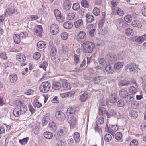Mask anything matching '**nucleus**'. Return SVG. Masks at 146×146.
Here are the masks:
<instances>
[{"label": "nucleus", "instance_id": "nucleus-1", "mask_svg": "<svg viewBox=\"0 0 146 146\" xmlns=\"http://www.w3.org/2000/svg\"><path fill=\"white\" fill-rule=\"evenodd\" d=\"M16 103L18 104L16 107L14 109L13 113L14 115L16 117H18L21 114H23L25 113L27 111V107L25 105L22 103L21 102L19 101H17Z\"/></svg>", "mask_w": 146, "mask_h": 146}, {"label": "nucleus", "instance_id": "nucleus-2", "mask_svg": "<svg viewBox=\"0 0 146 146\" xmlns=\"http://www.w3.org/2000/svg\"><path fill=\"white\" fill-rule=\"evenodd\" d=\"M74 110L72 108H68L66 113L68 119L67 121L71 128L74 127L76 124V120L74 117Z\"/></svg>", "mask_w": 146, "mask_h": 146}, {"label": "nucleus", "instance_id": "nucleus-3", "mask_svg": "<svg viewBox=\"0 0 146 146\" xmlns=\"http://www.w3.org/2000/svg\"><path fill=\"white\" fill-rule=\"evenodd\" d=\"M84 52L86 53H91L92 52L95 47L94 44L89 41L84 42L82 45Z\"/></svg>", "mask_w": 146, "mask_h": 146}, {"label": "nucleus", "instance_id": "nucleus-4", "mask_svg": "<svg viewBox=\"0 0 146 146\" xmlns=\"http://www.w3.org/2000/svg\"><path fill=\"white\" fill-rule=\"evenodd\" d=\"M51 87V84L48 81L43 82L39 87V90L43 93L47 92L49 91Z\"/></svg>", "mask_w": 146, "mask_h": 146}, {"label": "nucleus", "instance_id": "nucleus-5", "mask_svg": "<svg viewBox=\"0 0 146 146\" xmlns=\"http://www.w3.org/2000/svg\"><path fill=\"white\" fill-rule=\"evenodd\" d=\"M138 68V65L134 63L128 64L125 66V70L129 69L130 72H135L137 70Z\"/></svg>", "mask_w": 146, "mask_h": 146}, {"label": "nucleus", "instance_id": "nucleus-6", "mask_svg": "<svg viewBox=\"0 0 146 146\" xmlns=\"http://www.w3.org/2000/svg\"><path fill=\"white\" fill-rule=\"evenodd\" d=\"M112 11L111 14L112 15H115L117 14L119 16H122L124 14L123 11L118 7H112Z\"/></svg>", "mask_w": 146, "mask_h": 146}, {"label": "nucleus", "instance_id": "nucleus-7", "mask_svg": "<svg viewBox=\"0 0 146 146\" xmlns=\"http://www.w3.org/2000/svg\"><path fill=\"white\" fill-rule=\"evenodd\" d=\"M86 33L83 31H81L76 36L77 40L80 43L84 42L86 40Z\"/></svg>", "mask_w": 146, "mask_h": 146}, {"label": "nucleus", "instance_id": "nucleus-8", "mask_svg": "<svg viewBox=\"0 0 146 146\" xmlns=\"http://www.w3.org/2000/svg\"><path fill=\"white\" fill-rule=\"evenodd\" d=\"M54 13L57 20L59 22H62L64 21V17L61 15L60 11L56 9L54 11Z\"/></svg>", "mask_w": 146, "mask_h": 146}, {"label": "nucleus", "instance_id": "nucleus-9", "mask_svg": "<svg viewBox=\"0 0 146 146\" xmlns=\"http://www.w3.org/2000/svg\"><path fill=\"white\" fill-rule=\"evenodd\" d=\"M105 59L109 63H112L116 60V58L114 55L109 54L106 56Z\"/></svg>", "mask_w": 146, "mask_h": 146}, {"label": "nucleus", "instance_id": "nucleus-10", "mask_svg": "<svg viewBox=\"0 0 146 146\" xmlns=\"http://www.w3.org/2000/svg\"><path fill=\"white\" fill-rule=\"evenodd\" d=\"M58 28L59 27L57 25L55 24H52L50 27L51 33L53 35L57 34L59 31Z\"/></svg>", "mask_w": 146, "mask_h": 146}, {"label": "nucleus", "instance_id": "nucleus-11", "mask_svg": "<svg viewBox=\"0 0 146 146\" xmlns=\"http://www.w3.org/2000/svg\"><path fill=\"white\" fill-rule=\"evenodd\" d=\"M42 31V27L40 25H37L36 27L34 29L35 35L38 36H41Z\"/></svg>", "mask_w": 146, "mask_h": 146}, {"label": "nucleus", "instance_id": "nucleus-12", "mask_svg": "<svg viewBox=\"0 0 146 146\" xmlns=\"http://www.w3.org/2000/svg\"><path fill=\"white\" fill-rule=\"evenodd\" d=\"M18 13L17 9L14 8H8L6 9L5 15H12L14 14H17Z\"/></svg>", "mask_w": 146, "mask_h": 146}, {"label": "nucleus", "instance_id": "nucleus-13", "mask_svg": "<svg viewBox=\"0 0 146 146\" xmlns=\"http://www.w3.org/2000/svg\"><path fill=\"white\" fill-rule=\"evenodd\" d=\"M50 114L49 113H48L45 115L42 120V126H45L47 124L50 120Z\"/></svg>", "mask_w": 146, "mask_h": 146}, {"label": "nucleus", "instance_id": "nucleus-14", "mask_svg": "<svg viewBox=\"0 0 146 146\" xmlns=\"http://www.w3.org/2000/svg\"><path fill=\"white\" fill-rule=\"evenodd\" d=\"M16 59L19 62H22L25 60L26 57L23 54L19 53L17 54Z\"/></svg>", "mask_w": 146, "mask_h": 146}, {"label": "nucleus", "instance_id": "nucleus-15", "mask_svg": "<svg viewBox=\"0 0 146 146\" xmlns=\"http://www.w3.org/2000/svg\"><path fill=\"white\" fill-rule=\"evenodd\" d=\"M64 113L61 111H57L55 113V116L60 121H64Z\"/></svg>", "mask_w": 146, "mask_h": 146}, {"label": "nucleus", "instance_id": "nucleus-16", "mask_svg": "<svg viewBox=\"0 0 146 146\" xmlns=\"http://www.w3.org/2000/svg\"><path fill=\"white\" fill-rule=\"evenodd\" d=\"M118 128L117 125H110L108 132L111 134L113 133L114 132L117 131Z\"/></svg>", "mask_w": 146, "mask_h": 146}, {"label": "nucleus", "instance_id": "nucleus-17", "mask_svg": "<svg viewBox=\"0 0 146 146\" xmlns=\"http://www.w3.org/2000/svg\"><path fill=\"white\" fill-rule=\"evenodd\" d=\"M48 127L50 131H55L56 130L57 127L55 123L53 121H50Z\"/></svg>", "mask_w": 146, "mask_h": 146}, {"label": "nucleus", "instance_id": "nucleus-18", "mask_svg": "<svg viewBox=\"0 0 146 146\" xmlns=\"http://www.w3.org/2000/svg\"><path fill=\"white\" fill-rule=\"evenodd\" d=\"M128 93L127 90L125 89H122L119 91L120 96L123 98H126Z\"/></svg>", "mask_w": 146, "mask_h": 146}, {"label": "nucleus", "instance_id": "nucleus-19", "mask_svg": "<svg viewBox=\"0 0 146 146\" xmlns=\"http://www.w3.org/2000/svg\"><path fill=\"white\" fill-rule=\"evenodd\" d=\"M10 81L11 83H15L17 79V75L15 74H11L9 77Z\"/></svg>", "mask_w": 146, "mask_h": 146}, {"label": "nucleus", "instance_id": "nucleus-20", "mask_svg": "<svg viewBox=\"0 0 146 146\" xmlns=\"http://www.w3.org/2000/svg\"><path fill=\"white\" fill-rule=\"evenodd\" d=\"M117 96L115 93H112L111 94L110 101V102L113 103H115L117 101Z\"/></svg>", "mask_w": 146, "mask_h": 146}, {"label": "nucleus", "instance_id": "nucleus-21", "mask_svg": "<svg viewBox=\"0 0 146 146\" xmlns=\"http://www.w3.org/2000/svg\"><path fill=\"white\" fill-rule=\"evenodd\" d=\"M129 116L132 119H135L138 116V113L136 111H132L129 112Z\"/></svg>", "mask_w": 146, "mask_h": 146}, {"label": "nucleus", "instance_id": "nucleus-22", "mask_svg": "<svg viewBox=\"0 0 146 146\" xmlns=\"http://www.w3.org/2000/svg\"><path fill=\"white\" fill-rule=\"evenodd\" d=\"M105 70L107 72L110 74L113 73L114 71L113 68L110 64L106 66Z\"/></svg>", "mask_w": 146, "mask_h": 146}, {"label": "nucleus", "instance_id": "nucleus-23", "mask_svg": "<svg viewBox=\"0 0 146 146\" xmlns=\"http://www.w3.org/2000/svg\"><path fill=\"white\" fill-rule=\"evenodd\" d=\"M124 65L123 62H119L115 64L114 68L115 70H119Z\"/></svg>", "mask_w": 146, "mask_h": 146}, {"label": "nucleus", "instance_id": "nucleus-24", "mask_svg": "<svg viewBox=\"0 0 146 146\" xmlns=\"http://www.w3.org/2000/svg\"><path fill=\"white\" fill-rule=\"evenodd\" d=\"M71 5L70 1L68 0H66L64 1V9L66 11L70 9Z\"/></svg>", "mask_w": 146, "mask_h": 146}, {"label": "nucleus", "instance_id": "nucleus-25", "mask_svg": "<svg viewBox=\"0 0 146 146\" xmlns=\"http://www.w3.org/2000/svg\"><path fill=\"white\" fill-rule=\"evenodd\" d=\"M99 62L100 66L101 68H104L105 66L107 65L106 61L104 58H102L100 59Z\"/></svg>", "mask_w": 146, "mask_h": 146}, {"label": "nucleus", "instance_id": "nucleus-26", "mask_svg": "<svg viewBox=\"0 0 146 146\" xmlns=\"http://www.w3.org/2000/svg\"><path fill=\"white\" fill-rule=\"evenodd\" d=\"M13 37L14 42L15 43L18 44L20 42L21 37L18 34H15L13 35Z\"/></svg>", "mask_w": 146, "mask_h": 146}, {"label": "nucleus", "instance_id": "nucleus-27", "mask_svg": "<svg viewBox=\"0 0 146 146\" xmlns=\"http://www.w3.org/2000/svg\"><path fill=\"white\" fill-rule=\"evenodd\" d=\"M44 136L45 138L50 139L53 137V134L51 132L46 131L44 133Z\"/></svg>", "mask_w": 146, "mask_h": 146}, {"label": "nucleus", "instance_id": "nucleus-28", "mask_svg": "<svg viewBox=\"0 0 146 146\" xmlns=\"http://www.w3.org/2000/svg\"><path fill=\"white\" fill-rule=\"evenodd\" d=\"M61 87V84L57 82H53V83L52 88L55 90H58Z\"/></svg>", "mask_w": 146, "mask_h": 146}, {"label": "nucleus", "instance_id": "nucleus-29", "mask_svg": "<svg viewBox=\"0 0 146 146\" xmlns=\"http://www.w3.org/2000/svg\"><path fill=\"white\" fill-rule=\"evenodd\" d=\"M83 24V21L82 19H79L75 21L74 25L76 28H78L82 25Z\"/></svg>", "mask_w": 146, "mask_h": 146}, {"label": "nucleus", "instance_id": "nucleus-30", "mask_svg": "<svg viewBox=\"0 0 146 146\" xmlns=\"http://www.w3.org/2000/svg\"><path fill=\"white\" fill-rule=\"evenodd\" d=\"M75 14L72 12L66 14V18L68 20H72L75 18Z\"/></svg>", "mask_w": 146, "mask_h": 146}, {"label": "nucleus", "instance_id": "nucleus-31", "mask_svg": "<svg viewBox=\"0 0 146 146\" xmlns=\"http://www.w3.org/2000/svg\"><path fill=\"white\" fill-rule=\"evenodd\" d=\"M86 20L87 22L91 23L94 20L93 16L92 15L87 14L86 15Z\"/></svg>", "mask_w": 146, "mask_h": 146}, {"label": "nucleus", "instance_id": "nucleus-32", "mask_svg": "<svg viewBox=\"0 0 146 146\" xmlns=\"http://www.w3.org/2000/svg\"><path fill=\"white\" fill-rule=\"evenodd\" d=\"M88 96V94L85 93L81 95L80 97V101L82 102H84L86 100Z\"/></svg>", "mask_w": 146, "mask_h": 146}, {"label": "nucleus", "instance_id": "nucleus-33", "mask_svg": "<svg viewBox=\"0 0 146 146\" xmlns=\"http://www.w3.org/2000/svg\"><path fill=\"white\" fill-rule=\"evenodd\" d=\"M125 33L128 36H132L134 34L133 31L130 28L127 29L125 31Z\"/></svg>", "mask_w": 146, "mask_h": 146}, {"label": "nucleus", "instance_id": "nucleus-34", "mask_svg": "<svg viewBox=\"0 0 146 146\" xmlns=\"http://www.w3.org/2000/svg\"><path fill=\"white\" fill-rule=\"evenodd\" d=\"M130 84V81L127 80H123L122 81L119 83V85L120 86L122 87L124 86H128Z\"/></svg>", "mask_w": 146, "mask_h": 146}, {"label": "nucleus", "instance_id": "nucleus-35", "mask_svg": "<svg viewBox=\"0 0 146 146\" xmlns=\"http://www.w3.org/2000/svg\"><path fill=\"white\" fill-rule=\"evenodd\" d=\"M125 52H120L118 55V58L119 60H121L125 58Z\"/></svg>", "mask_w": 146, "mask_h": 146}, {"label": "nucleus", "instance_id": "nucleus-36", "mask_svg": "<svg viewBox=\"0 0 146 146\" xmlns=\"http://www.w3.org/2000/svg\"><path fill=\"white\" fill-rule=\"evenodd\" d=\"M73 26L72 24L70 22L64 23V28L69 29L71 28Z\"/></svg>", "mask_w": 146, "mask_h": 146}, {"label": "nucleus", "instance_id": "nucleus-37", "mask_svg": "<svg viewBox=\"0 0 146 146\" xmlns=\"http://www.w3.org/2000/svg\"><path fill=\"white\" fill-rule=\"evenodd\" d=\"M74 138L76 142L78 143L80 141V135L79 133L77 132L74 133Z\"/></svg>", "mask_w": 146, "mask_h": 146}, {"label": "nucleus", "instance_id": "nucleus-38", "mask_svg": "<svg viewBox=\"0 0 146 146\" xmlns=\"http://www.w3.org/2000/svg\"><path fill=\"white\" fill-rule=\"evenodd\" d=\"M106 111L104 107H100L99 109V114L100 115H102L103 114H105Z\"/></svg>", "mask_w": 146, "mask_h": 146}, {"label": "nucleus", "instance_id": "nucleus-39", "mask_svg": "<svg viewBox=\"0 0 146 146\" xmlns=\"http://www.w3.org/2000/svg\"><path fill=\"white\" fill-rule=\"evenodd\" d=\"M125 105V102L123 100H120L117 102V106L118 107H123Z\"/></svg>", "mask_w": 146, "mask_h": 146}, {"label": "nucleus", "instance_id": "nucleus-40", "mask_svg": "<svg viewBox=\"0 0 146 146\" xmlns=\"http://www.w3.org/2000/svg\"><path fill=\"white\" fill-rule=\"evenodd\" d=\"M46 44L43 41H40L37 44V47L39 48H43L45 45Z\"/></svg>", "mask_w": 146, "mask_h": 146}, {"label": "nucleus", "instance_id": "nucleus-41", "mask_svg": "<svg viewBox=\"0 0 146 146\" xmlns=\"http://www.w3.org/2000/svg\"><path fill=\"white\" fill-rule=\"evenodd\" d=\"M112 137L111 135L109 134H106L104 136V139L105 141L108 142H110L111 139Z\"/></svg>", "mask_w": 146, "mask_h": 146}, {"label": "nucleus", "instance_id": "nucleus-42", "mask_svg": "<svg viewBox=\"0 0 146 146\" xmlns=\"http://www.w3.org/2000/svg\"><path fill=\"white\" fill-rule=\"evenodd\" d=\"M81 4L82 6L84 8H88L89 6L88 2L86 0H83L82 1Z\"/></svg>", "mask_w": 146, "mask_h": 146}, {"label": "nucleus", "instance_id": "nucleus-43", "mask_svg": "<svg viewBox=\"0 0 146 146\" xmlns=\"http://www.w3.org/2000/svg\"><path fill=\"white\" fill-rule=\"evenodd\" d=\"M29 140V138L26 137L22 139L19 140V142L22 145H24L27 143Z\"/></svg>", "mask_w": 146, "mask_h": 146}, {"label": "nucleus", "instance_id": "nucleus-44", "mask_svg": "<svg viewBox=\"0 0 146 146\" xmlns=\"http://www.w3.org/2000/svg\"><path fill=\"white\" fill-rule=\"evenodd\" d=\"M129 91L130 93L133 94L135 95L137 92L136 88L134 86H131L129 89Z\"/></svg>", "mask_w": 146, "mask_h": 146}, {"label": "nucleus", "instance_id": "nucleus-45", "mask_svg": "<svg viewBox=\"0 0 146 146\" xmlns=\"http://www.w3.org/2000/svg\"><path fill=\"white\" fill-rule=\"evenodd\" d=\"M122 137V133L120 132H117L115 135V138L117 140H119L121 139Z\"/></svg>", "mask_w": 146, "mask_h": 146}, {"label": "nucleus", "instance_id": "nucleus-46", "mask_svg": "<svg viewBox=\"0 0 146 146\" xmlns=\"http://www.w3.org/2000/svg\"><path fill=\"white\" fill-rule=\"evenodd\" d=\"M64 90H68L71 89L70 84L67 82V80L64 79Z\"/></svg>", "mask_w": 146, "mask_h": 146}, {"label": "nucleus", "instance_id": "nucleus-47", "mask_svg": "<svg viewBox=\"0 0 146 146\" xmlns=\"http://www.w3.org/2000/svg\"><path fill=\"white\" fill-rule=\"evenodd\" d=\"M130 146H138V141L136 139H134L131 141L130 144Z\"/></svg>", "mask_w": 146, "mask_h": 146}, {"label": "nucleus", "instance_id": "nucleus-48", "mask_svg": "<svg viewBox=\"0 0 146 146\" xmlns=\"http://www.w3.org/2000/svg\"><path fill=\"white\" fill-rule=\"evenodd\" d=\"M127 101H129V100L130 101H133L134 99V98L133 97V96L132 94H128L127 95Z\"/></svg>", "mask_w": 146, "mask_h": 146}, {"label": "nucleus", "instance_id": "nucleus-49", "mask_svg": "<svg viewBox=\"0 0 146 146\" xmlns=\"http://www.w3.org/2000/svg\"><path fill=\"white\" fill-rule=\"evenodd\" d=\"M93 13L95 15L98 16L100 15V11L97 8L95 7L93 10Z\"/></svg>", "mask_w": 146, "mask_h": 146}, {"label": "nucleus", "instance_id": "nucleus-50", "mask_svg": "<svg viewBox=\"0 0 146 146\" xmlns=\"http://www.w3.org/2000/svg\"><path fill=\"white\" fill-rule=\"evenodd\" d=\"M103 77L101 76H97L94 77L92 79V80L96 82L100 81L103 79Z\"/></svg>", "mask_w": 146, "mask_h": 146}, {"label": "nucleus", "instance_id": "nucleus-51", "mask_svg": "<svg viewBox=\"0 0 146 146\" xmlns=\"http://www.w3.org/2000/svg\"><path fill=\"white\" fill-rule=\"evenodd\" d=\"M124 19L126 22L129 23L131 21L132 18L130 15H127L125 17Z\"/></svg>", "mask_w": 146, "mask_h": 146}, {"label": "nucleus", "instance_id": "nucleus-52", "mask_svg": "<svg viewBox=\"0 0 146 146\" xmlns=\"http://www.w3.org/2000/svg\"><path fill=\"white\" fill-rule=\"evenodd\" d=\"M41 56L39 52H35L33 54V57L35 60H38Z\"/></svg>", "mask_w": 146, "mask_h": 146}, {"label": "nucleus", "instance_id": "nucleus-53", "mask_svg": "<svg viewBox=\"0 0 146 146\" xmlns=\"http://www.w3.org/2000/svg\"><path fill=\"white\" fill-rule=\"evenodd\" d=\"M95 130L96 132H98L100 133V134L102 138H103L102 132H101V129L96 124L95 127Z\"/></svg>", "mask_w": 146, "mask_h": 146}, {"label": "nucleus", "instance_id": "nucleus-54", "mask_svg": "<svg viewBox=\"0 0 146 146\" xmlns=\"http://www.w3.org/2000/svg\"><path fill=\"white\" fill-rule=\"evenodd\" d=\"M80 7V6L78 3H76L73 4L72 6L73 10H78L79 9Z\"/></svg>", "mask_w": 146, "mask_h": 146}, {"label": "nucleus", "instance_id": "nucleus-55", "mask_svg": "<svg viewBox=\"0 0 146 146\" xmlns=\"http://www.w3.org/2000/svg\"><path fill=\"white\" fill-rule=\"evenodd\" d=\"M74 92L73 91L71 92H68L64 93V97H71L74 95Z\"/></svg>", "mask_w": 146, "mask_h": 146}, {"label": "nucleus", "instance_id": "nucleus-56", "mask_svg": "<svg viewBox=\"0 0 146 146\" xmlns=\"http://www.w3.org/2000/svg\"><path fill=\"white\" fill-rule=\"evenodd\" d=\"M140 128L143 131H146V122L141 123Z\"/></svg>", "mask_w": 146, "mask_h": 146}, {"label": "nucleus", "instance_id": "nucleus-57", "mask_svg": "<svg viewBox=\"0 0 146 146\" xmlns=\"http://www.w3.org/2000/svg\"><path fill=\"white\" fill-rule=\"evenodd\" d=\"M56 52L57 50L56 48L54 47L52 48L50 50V55L51 56L55 55Z\"/></svg>", "mask_w": 146, "mask_h": 146}, {"label": "nucleus", "instance_id": "nucleus-58", "mask_svg": "<svg viewBox=\"0 0 146 146\" xmlns=\"http://www.w3.org/2000/svg\"><path fill=\"white\" fill-rule=\"evenodd\" d=\"M135 41L136 42L141 43L144 41V40L143 39L142 36H141L136 38L135 40Z\"/></svg>", "mask_w": 146, "mask_h": 146}, {"label": "nucleus", "instance_id": "nucleus-59", "mask_svg": "<svg viewBox=\"0 0 146 146\" xmlns=\"http://www.w3.org/2000/svg\"><path fill=\"white\" fill-rule=\"evenodd\" d=\"M104 122V119L102 117H100L98 118L97 123L99 124H102Z\"/></svg>", "mask_w": 146, "mask_h": 146}, {"label": "nucleus", "instance_id": "nucleus-60", "mask_svg": "<svg viewBox=\"0 0 146 146\" xmlns=\"http://www.w3.org/2000/svg\"><path fill=\"white\" fill-rule=\"evenodd\" d=\"M0 58L3 59L5 60L7 59L6 54L5 52L0 53Z\"/></svg>", "mask_w": 146, "mask_h": 146}, {"label": "nucleus", "instance_id": "nucleus-61", "mask_svg": "<svg viewBox=\"0 0 146 146\" xmlns=\"http://www.w3.org/2000/svg\"><path fill=\"white\" fill-rule=\"evenodd\" d=\"M118 3V0H112L111 2V4L113 7H116L117 4Z\"/></svg>", "mask_w": 146, "mask_h": 146}, {"label": "nucleus", "instance_id": "nucleus-62", "mask_svg": "<svg viewBox=\"0 0 146 146\" xmlns=\"http://www.w3.org/2000/svg\"><path fill=\"white\" fill-rule=\"evenodd\" d=\"M28 35V33L25 32H22L20 33V36L21 37L23 38H26L27 37Z\"/></svg>", "mask_w": 146, "mask_h": 146}, {"label": "nucleus", "instance_id": "nucleus-63", "mask_svg": "<svg viewBox=\"0 0 146 146\" xmlns=\"http://www.w3.org/2000/svg\"><path fill=\"white\" fill-rule=\"evenodd\" d=\"M104 21L105 19L104 18H103L100 21L98 24V27L99 28H101L102 27Z\"/></svg>", "mask_w": 146, "mask_h": 146}, {"label": "nucleus", "instance_id": "nucleus-64", "mask_svg": "<svg viewBox=\"0 0 146 146\" xmlns=\"http://www.w3.org/2000/svg\"><path fill=\"white\" fill-rule=\"evenodd\" d=\"M141 11L143 15L146 17V7L145 6L143 7L142 8Z\"/></svg>", "mask_w": 146, "mask_h": 146}]
</instances>
